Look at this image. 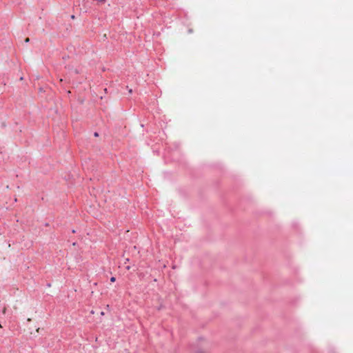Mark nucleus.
<instances>
[{"mask_svg": "<svg viewBox=\"0 0 353 353\" xmlns=\"http://www.w3.org/2000/svg\"><path fill=\"white\" fill-rule=\"evenodd\" d=\"M115 280H116L115 277H111V278H110V281H111V282H114V281H115Z\"/></svg>", "mask_w": 353, "mask_h": 353, "instance_id": "nucleus-1", "label": "nucleus"}, {"mask_svg": "<svg viewBox=\"0 0 353 353\" xmlns=\"http://www.w3.org/2000/svg\"><path fill=\"white\" fill-rule=\"evenodd\" d=\"M3 314H5L6 312V307H4L2 311Z\"/></svg>", "mask_w": 353, "mask_h": 353, "instance_id": "nucleus-2", "label": "nucleus"}, {"mask_svg": "<svg viewBox=\"0 0 353 353\" xmlns=\"http://www.w3.org/2000/svg\"><path fill=\"white\" fill-rule=\"evenodd\" d=\"M29 41H30L29 38H26L25 40L26 42H29Z\"/></svg>", "mask_w": 353, "mask_h": 353, "instance_id": "nucleus-3", "label": "nucleus"}, {"mask_svg": "<svg viewBox=\"0 0 353 353\" xmlns=\"http://www.w3.org/2000/svg\"><path fill=\"white\" fill-rule=\"evenodd\" d=\"M94 136H95V137H97V136H98V133H97V132H95V133H94Z\"/></svg>", "mask_w": 353, "mask_h": 353, "instance_id": "nucleus-4", "label": "nucleus"}, {"mask_svg": "<svg viewBox=\"0 0 353 353\" xmlns=\"http://www.w3.org/2000/svg\"><path fill=\"white\" fill-rule=\"evenodd\" d=\"M1 327H2V325L0 324V328H1Z\"/></svg>", "mask_w": 353, "mask_h": 353, "instance_id": "nucleus-5", "label": "nucleus"}]
</instances>
